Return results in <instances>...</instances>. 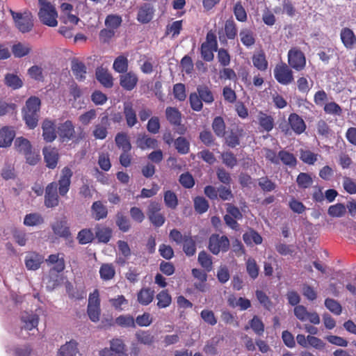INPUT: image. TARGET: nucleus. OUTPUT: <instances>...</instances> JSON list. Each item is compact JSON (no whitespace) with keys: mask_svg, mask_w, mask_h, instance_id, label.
<instances>
[{"mask_svg":"<svg viewBox=\"0 0 356 356\" xmlns=\"http://www.w3.org/2000/svg\"><path fill=\"white\" fill-rule=\"evenodd\" d=\"M243 241L247 245H259L262 243L261 236L253 229H250L243 234Z\"/></svg>","mask_w":356,"mask_h":356,"instance_id":"nucleus-41","label":"nucleus"},{"mask_svg":"<svg viewBox=\"0 0 356 356\" xmlns=\"http://www.w3.org/2000/svg\"><path fill=\"white\" fill-rule=\"evenodd\" d=\"M325 306L335 315H340L342 312L341 305L339 302L332 298H326L325 300Z\"/></svg>","mask_w":356,"mask_h":356,"instance_id":"nucleus-57","label":"nucleus"},{"mask_svg":"<svg viewBox=\"0 0 356 356\" xmlns=\"http://www.w3.org/2000/svg\"><path fill=\"white\" fill-rule=\"evenodd\" d=\"M198 261L201 266L207 271L210 272L212 270V260L209 254L204 251H202L198 255Z\"/></svg>","mask_w":356,"mask_h":356,"instance_id":"nucleus-51","label":"nucleus"},{"mask_svg":"<svg viewBox=\"0 0 356 356\" xmlns=\"http://www.w3.org/2000/svg\"><path fill=\"white\" fill-rule=\"evenodd\" d=\"M113 70L118 73L126 72L128 70V59L124 56L117 57L113 65Z\"/></svg>","mask_w":356,"mask_h":356,"instance_id":"nucleus-42","label":"nucleus"},{"mask_svg":"<svg viewBox=\"0 0 356 356\" xmlns=\"http://www.w3.org/2000/svg\"><path fill=\"white\" fill-rule=\"evenodd\" d=\"M138 78L133 72H129L120 76V84L126 90H132L137 85Z\"/></svg>","mask_w":356,"mask_h":356,"instance_id":"nucleus-15","label":"nucleus"},{"mask_svg":"<svg viewBox=\"0 0 356 356\" xmlns=\"http://www.w3.org/2000/svg\"><path fill=\"white\" fill-rule=\"evenodd\" d=\"M44 159L49 168L56 167L58 160V152L55 147H46L43 149Z\"/></svg>","mask_w":356,"mask_h":356,"instance_id":"nucleus-19","label":"nucleus"},{"mask_svg":"<svg viewBox=\"0 0 356 356\" xmlns=\"http://www.w3.org/2000/svg\"><path fill=\"white\" fill-rule=\"evenodd\" d=\"M226 38L229 40H234L237 35L236 24L232 18L225 21L224 26Z\"/></svg>","mask_w":356,"mask_h":356,"instance_id":"nucleus-38","label":"nucleus"},{"mask_svg":"<svg viewBox=\"0 0 356 356\" xmlns=\"http://www.w3.org/2000/svg\"><path fill=\"white\" fill-rule=\"evenodd\" d=\"M255 295L258 301L260 302L261 305H263V307L265 309L268 310H270L271 309L273 303L265 292L261 290H257L255 292Z\"/></svg>","mask_w":356,"mask_h":356,"instance_id":"nucleus-62","label":"nucleus"},{"mask_svg":"<svg viewBox=\"0 0 356 356\" xmlns=\"http://www.w3.org/2000/svg\"><path fill=\"white\" fill-rule=\"evenodd\" d=\"M115 275V270L112 264H103L99 268L100 278L104 281L112 280Z\"/></svg>","mask_w":356,"mask_h":356,"instance_id":"nucleus-34","label":"nucleus"},{"mask_svg":"<svg viewBox=\"0 0 356 356\" xmlns=\"http://www.w3.org/2000/svg\"><path fill=\"white\" fill-rule=\"evenodd\" d=\"M15 136L13 128L5 127L0 129V147H6L11 145Z\"/></svg>","mask_w":356,"mask_h":356,"instance_id":"nucleus-21","label":"nucleus"},{"mask_svg":"<svg viewBox=\"0 0 356 356\" xmlns=\"http://www.w3.org/2000/svg\"><path fill=\"white\" fill-rule=\"evenodd\" d=\"M78 343L75 340H70L59 348L57 356H76L78 353Z\"/></svg>","mask_w":356,"mask_h":356,"instance_id":"nucleus-25","label":"nucleus"},{"mask_svg":"<svg viewBox=\"0 0 356 356\" xmlns=\"http://www.w3.org/2000/svg\"><path fill=\"white\" fill-rule=\"evenodd\" d=\"M135 336L140 343L151 345L154 342V337L148 331L139 330L136 332Z\"/></svg>","mask_w":356,"mask_h":356,"instance_id":"nucleus-55","label":"nucleus"},{"mask_svg":"<svg viewBox=\"0 0 356 356\" xmlns=\"http://www.w3.org/2000/svg\"><path fill=\"white\" fill-rule=\"evenodd\" d=\"M273 73L277 81L282 85H289L293 81V72L285 63L277 64Z\"/></svg>","mask_w":356,"mask_h":356,"instance_id":"nucleus-7","label":"nucleus"},{"mask_svg":"<svg viewBox=\"0 0 356 356\" xmlns=\"http://www.w3.org/2000/svg\"><path fill=\"white\" fill-rule=\"evenodd\" d=\"M280 162L284 165L294 167L296 165L297 160L292 153L282 149L279 152V164Z\"/></svg>","mask_w":356,"mask_h":356,"instance_id":"nucleus-36","label":"nucleus"},{"mask_svg":"<svg viewBox=\"0 0 356 356\" xmlns=\"http://www.w3.org/2000/svg\"><path fill=\"white\" fill-rule=\"evenodd\" d=\"M5 83L13 89H18L23 85L22 79L15 74H7L5 76Z\"/></svg>","mask_w":356,"mask_h":356,"instance_id":"nucleus-46","label":"nucleus"},{"mask_svg":"<svg viewBox=\"0 0 356 356\" xmlns=\"http://www.w3.org/2000/svg\"><path fill=\"white\" fill-rule=\"evenodd\" d=\"M108 115L105 114L101 118L100 122L95 124L92 131L93 136L99 140L105 139L108 134Z\"/></svg>","mask_w":356,"mask_h":356,"instance_id":"nucleus-11","label":"nucleus"},{"mask_svg":"<svg viewBox=\"0 0 356 356\" xmlns=\"http://www.w3.org/2000/svg\"><path fill=\"white\" fill-rule=\"evenodd\" d=\"M258 123L260 127L267 132L270 131L274 127V119L272 116L263 112H260L257 116Z\"/></svg>","mask_w":356,"mask_h":356,"instance_id":"nucleus-28","label":"nucleus"},{"mask_svg":"<svg viewBox=\"0 0 356 356\" xmlns=\"http://www.w3.org/2000/svg\"><path fill=\"white\" fill-rule=\"evenodd\" d=\"M72 175L73 172L69 167L62 169L58 182H56L57 191L60 196L64 197L69 192Z\"/></svg>","mask_w":356,"mask_h":356,"instance_id":"nucleus-6","label":"nucleus"},{"mask_svg":"<svg viewBox=\"0 0 356 356\" xmlns=\"http://www.w3.org/2000/svg\"><path fill=\"white\" fill-rule=\"evenodd\" d=\"M246 270L249 276L252 279L255 280L259 272V268L256 261L252 258H249L246 261Z\"/></svg>","mask_w":356,"mask_h":356,"instance_id":"nucleus-52","label":"nucleus"},{"mask_svg":"<svg viewBox=\"0 0 356 356\" xmlns=\"http://www.w3.org/2000/svg\"><path fill=\"white\" fill-rule=\"evenodd\" d=\"M249 327H251L254 332L259 336H261L264 334L265 328L263 321L257 316H253L249 321V326L246 325L245 330H248Z\"/></svg>","mask_w":356,"mask_h":356,"instance_id":"nucleus-33","label":"nucleus"},{"mask_svg":"<svg viewBox=\"0 0 356 356\" xmlns=\"http://www.w3.org/2000/svg\"><path fill=\"white\" fill-rule=\"evenodd\" d=\"M289 122L293 131L297 134L303 133L306 129V124L304 120L296 113H292L289 115Z\"/></svg>","mask_w":356,"mask_h":356,"instance_id":"nucleus-22","label":"nucleus"},{"mask_svg":"<svg viewBox=\"0 0 356 356\" xmlns=\"http://www.w3.org/2000/svg\"><path fill=\"white\" fill-rule=\"evenodd\" d=\"M286 297L289 303L292 306H295L293 309L294 315L299 321L301 322L309 321L313 325H318L320 323V316L316 312H309L304 305H298L300 302V297L296 291H289Z\"/></svg>","mask_w":356,"mask_h":356,"instance_id":"nucleus-1","label":"nucleus"},{"mask_svg":"<svg viewBox=\"0 0 356 356\" xmlns=\"http://www.w3.org/2000/svg\"><path fill=\"white\" fill-rule=\"evenodd\" d=\"M15 147L17 152L23 154L32 149L30 142L23 137L16 138L15 141Z\"/></svg>","mask_w":356,"mask_h":356,"instance_id":"nucleus-47","label":"nucleus"},{"mask_svg":"<svg viewBox=\"0 0 356 356\" xmlns=\"http://www.w3.org/2000/svg\"><path fill=\"white\" fill-rule=\"evenodd\" d=\"M296 182L299 188H308L312 185L313 179L309 174L300 172L297 177Z\"/></svg>","mask_w":356,"mask_h":356,"instance_id":"nucleus-48","label":"nucleus"},{"mask_svg":"<svg viewBox=\"0 0 356 356\" xmlns=\"http://www.w3.org/2000/svg\"><path fill=\"white\" fill-rule=\"evenodd\" d=\"M109 302L111 306L118 311H122L124 309L123 306L128 305V300L122 295H119L115 298H111Z\"/></svg>","mask_w":356,"mask_h":356,"instance_id":"nucleus-60","label":"nucleus"},{"mask_svg":"<svg viewBox=\"0 0 356 356\" xmlns=\"http://www.w3.org/2000/svg\"><path fill=\"white\" fill-rule=\"evenodd\" d=\"M71 69L76 79L79 81L85 79L86 67L83 63L77 60H74L72 61Z\"/></svg>","mask_w":356,"mask_h":356,"instance_id":"nucleus-29","label":"nucleus"},{"mask_svg":"<svg viewBox=\"0 0 356 356\" xmlns=\"http://www.w3.org/2000/svg\"><path fill=\"white\" fill-rule=\"evenodd\" d=\"M346 212V207L342 203H337L334 205L330 206L327 210L329 216L334 218H341L345 215Z\"/></svg>","mask_w":356,"mask_h":356,"instance_id":"nucleus-45","label":"nucleus"},{"mask_svg":"<svg viewBox=\"0 0 356 356\" xmlns=\"http://www.w3.org/2000/svg\"><path fill=\"white\" fill-rule=\"evenodd\" d=\"M123 113L129 127H133L138 123L136 112L131 102H126L123 104Z\"/></svg>","mask_w":356,"mask_h":356,"instance_id":"nucleus-16","label":"nucleus"},{"mask_svg":"<svg viewBox=\"0 0 356 356\" xmlns=\"http://www.w3.org/2000/svg\"><path fill=\"white\" fill-rule=\"evenodd\" d=\"M46 263L48 266L54 265L51 269L50 273L52 271L60 273L65 269V261L63 257H59V254H50L48 259H46Z\"/></svg>","mask_w":356,"mask_h":356,"instance_id":"nucleus-23","label":"nucleus"},{"mask_svg":"<svg viewBox=\"0 0 356 356\" xmlns=\"http://www.w3.org/2000/svg\"><path fill=\"white\" fill-rule=\"evenodd\" d=\"M40 100L37 97H31L26 102V105L22 110L23 118L27 127L33 129L38 125V114L40 111Z\"/></svg>","mask_w":356,"mask_h":356,"instance_id":"nucleus-2","label":"nucleus"},{"mask_svg":"<svg viewBox=\"0 0 356 356\" xmlns=\"http://www.w3.org/2000/svg\"><path fill=\"white\" fill-rule=\"evenodd\" d=\"M54 233L60 237L68 238L71 236L70 227L65 218L56 220L52 225Z\"/></svg>","mask_w":356,"mask_h":356,"instance_id":"nucleus-12","label":"nucleus"},{"mask_svg":"<svg viewBox=\"0 0 356 356\" xmlns=\"http://www.w3.org/2000/svg\"><path fill=\"white\" fill-rule=\"evenodd\" d=\"M175 146L180 154H185L189 151V143L183 137H179L175 140Z\"/></svg>","mask_w":356,"mask_h":356,"instance_id":"nucleus-64","label":"nucleus"},{"mask_svg":"<svg viewBox=\"0 0 356 356\" xmlns=\"http://www.w3.org/2000/svg\"><path fill=\"white\" fill-rule=\"evenodd\" d=\"M254 66L260 71H265L268 68V61L263 51L256 53L252 56Z\"/></svg>","mask_w":356,"mask_h":356,"instance_id":"nucleus-35","label":"nucleus"},{"mask_svg":"<svg viewBox=\"0 0 356 356\" xmlns=\"http://www.w3.org/2000/svg\"><path fill=\"white\" fill-rule=\"evenodd\" d=\"M340 36L343 45L347 49H352L356 44V36L354 32L348 28L343 29Z\"/></svg>","mask_w":356,"mask_h":356,"instance_id":"nucleus-26","label":"nucleus"},{"mask_svg":"<svg viewBox=\"0 0 356 356\" xmlns=\"http://www.w3.org/2000/svg\"><path fill=\"white\" fill-rule=\"evenodd\" d=\"M318 154H315L310 150H301L300 151V159L305 163L309 165H313L318 158Z\"/></svg>","mask_w":356,"mask_h":356,"instance_id":"nucleus-63","label":"nucleus"},{"mask_svg":"<svg viewBox=\"0 0 356 356\" xmlns=\"http://www.w3.org/2000/svg\"><path fill=\"white\" fill-rule=\"evenodd\" d=\"M288 62L290 66L297 71L303 70L306 65L305 56L297 47H293L289 51Z\"/></svg>","mask_w":356,"mask_h":356,"instance_id":"nucleus-9","label":"nucleus"},{"mask_svg":"<svg viewBox=\"0 0 356 356\" xmlns=\"http://www.w3.org/2000/svg\"><path fill=\"white\" fill-rule=\"evenodd\" d=\"M43 222L42 216L37 213L27 214L24 218V224L26 226H37L42 224Z\"/></svg>","mask_w":356,"mask_h":356,"instance_id":"nucleus-43","label":"nucleus"},{"mask_svg":"<svg viewBox=\"0 0 356 356\" xmlns=\"http://www.w3.org/2000/svg\"><path fill=\"white\" fill-rule=\"evenodd\" d=\"M198 92L197 95L200 97L202 101L207 104H211L213 102V95L210 89L204 86H199L197 88Z\"/></svg>","mask_w":356,"mask_h":356,"instance_id":"nucleus-44","label":"nucleus"},{"mask_svg":"<svg viewBox=\"0 0 356 356\" xmlns=\"http://www.w3.org/2000/svg\"><path fill=\"white\" fill-rule=\"evenodd\" d=\"M212 129L218 137H223L225 134V124L221 117L214 118L212 123Z\"/></svg>","mask_w":356,"mask_h":356,"instance_id":"nucleus-50","label":"nucleus"},{"mask_svg":"<svg viewBox=\"0 0 356 356\" xmlns=\"http://www.w3.org/2000/svg\"><path fill=\"white\" fill-rule=\"evenodd\" d=\"M99 356H129L122 339L116 338L110 341V348L99 351Z\"/></svg>","mask_w":356,"mask_h":356,"instance_id":"nucleus-5","label":"nucleus"},{"mask_svg":"<svg viewBox=\"0 0 356 356\" xmlns=\"http://www.w3.org/2000/svg\"><path fill=\"white\" fill-rule=\"evenodd\" d=\"M154 10L152 6L145 3L141 6L138 11L137 20L142 24L149 22L154 17Z\"/></svg>","mask_w":356,"mask_h":356,"instance_id":"nucleus-18","label":"nucleus"},{"mask_svg":"<svg viewBox=\"0 0 356 356\" xmlns=\"http://www.w3.org/2000/svg\"><path fill=\"white\" fill-rule=\"evenodd\" d=\"M74 133V127L70 120H66L58 127V134L63 142L72 139Z\"/></svg>","mask_w":356,"mask_h":356,"instance_id":"nucleus-14","label":"nucleus"},{"mask_svg":"<svg viewBox=\"0 0 356 356\" xmlns=\"http://www.w3.org/2000/svg\"><path fill=\"white\" fill-rule=\"evenodd\" d=\"M217 51V47L202 44L201 45V55L202 58L206 61H211L213 59V51Z\"/></svg>","mask_w":356,"mask_h":356,"instance_id":"nucleus-58","label":"nucleus"},{"mask_svg":"<svg viewBox=\"0 0 356 356\" xmlns=\"http://www.w3.org/2000/svg\"><path fill=\"white\" fill-rule=\"evenodd\" d=\"M233 12L236 19L241 22H245L248 19V15L242 6L241 2L238 1L235 3L233 8Z\"/></svg>","mask_w":356,"mask_h":356,"instance_id":"nucleus-53","label":"nucleus"},{"mask_svg":"<svg viewBox=\"0 0 356 356\" xmlns=\"http://www.w3.org/2000/svg\"><path fill=\"white\" fill-rule=\"evenodd\" d=\"M136 144L141 149H154L158 146V142L156 139L146 135L138 137L136 140Z\"/></svg>","mask_w":356,"mask_h":356,"instance_id":"nucleus-30","label":"nucleus"},{"mask_svg":"<svg viewBox=\"0 0 356 356\" xmlns=\"http://www.w3.org/2000/svg\"><path fill=\"white\" fill-rule=\"evenodd\" d=\"M156 306L159 309H164L169 307L172 302V297L168 291L165 289L161 291L156 296Z\"/></svg>","mask_w":356,"mask_h":356,"instance_id":"nucleus-32","label":"nucleus"},{"mask_svg":"<svg viewBox=\"0 0 356 356\" xmlns=\"http://www.w3.org/2000/svg\"><path fill=\"white\" fill-rule=\"evenodd\" d=\"M154 297V291L151 288H142L137 293L138 302L144 306L149 305Z\"/></svg>","mask_w":356,"mask_h":356,"instance_id":"nucleus-24","label":"nucleus"},{"mask_svg":"<svg viewBox=\"0 0 356 356\" xmlns=\"http://www.w3.org/2000/svg\"><path fill=\"white\" fill-rule=\"evenodd\" d=\"M167 120L172 124L179 125L181 122V113L179 110L174 107H167L165 109Z\"/></svg>","mask_w":356,"mask_h":356,"instance_id":"nucleus-39","label":"nucleus"},{"mask_svg":"<svg viewBox=\"0 0 356 356\" xmlns=\"http://www.w3.org/2000/svg\"><path fill=\"white\" fill-rule=\"evenodd\" d=\"M22 321L24 323V329L31 330L38 326L39 318L36 314H31L26 317L22 316Z\"/></svg>","mask_w":356,"mask_h":356,"instance_id":"nucleus-61","label":"nucleus"},{"mask_svg":"<svg viewBox=\"0 0 356 356\" xmlns=\"http://www.w3.org/2000/svg\"><path fill=\"white\" fill-rule=\"evenodd\" d=\"M122 19L120 15H108L105 19V25L113 30L117 29L122 24Z\"/></svg>","mask_w":356,"mask_h":356,"instance_id":"nucleus-59","label":"nucleus"},{"mask_svg":"<svg viewBox=\"0 0 356 356\" xmlns=\"http://www.w3.org/2000/svg\"><path fill=\"white\" fill-rule=\"evenodd\" d=\"M12 50L15 57L22 58L28 55L30 53L31 48L29 44L17 43L13 46Z\"/></svg>","mask_w":356,"mask_h":356,"instance_id":"nucleus-49","label":"nucleus"},{"mask_svg":"<svg viewBox=\"0 0 356 356\" xmlns=\"http://www.w3.org/2000/svg\"><path fill=\"white\" fill-rule=\"evenodd\" d=\"M59 193L56 181L49 183L45 188L44 204L47 208H54L59 204Z\"/></svg>","mask_w":356,"mask_h":356,"instance_id":"nucleus-8","label":"nucleus"},{"mask_svg":"<svg viewBox=\"0 0 356 356\" xmlns=\"http://www.w3.org/2000/svg\"><path fill=\"white\" fill-rule=\"evenodd\" d=\"M95 234L99 242L106 243L111 237V229L104 227H97Z\"/></svg>","mask_w":356,"mask_h":356,"instance_id":"nucleus-54","label":"nucleus"},{"mask_svg":"<svg viewBox=\"0 0 356 356\" xmlns=\"http://www.w3.org/2000/svg\"><path fill=\"white\" fill-rule=\"evenodd\" d=\"M24 262L28 270H36L44 262V257L34 252H29L25 257Z\"/></svg>","mask_w":356,"mask_h":356,"instance_id":"nucleus-13","label":"nucleus"},{"mask_svg":"<svg viewBox=\"0 0 356 356\" xmlns=\"http://www.w3.org/2000/svg\"><path fill=\"white\" fill-rule=\"evenodd\" d=\"M40 6L38 17L42 24L55 27L58 25V13L55 7L47 0H38Z\"/></svg>","mask_w":356,"mask_h":356,"instance_id":"nucleus-3","label":"nucleus"},{"mask_svg":"<svg viewBox=\"0 0 356 356\" xmlns=\"http://www.w3.org/2000/svg\"><path fill=\"white\" fill-rule=\"evenodd\" d=\"M42 137L47 142H53L56 138V123L49 119H45L42 123Z\"/></svg>","mask_w":356,"mask_h":356,"instance_id":"nucleus-10","label":"nucleus"},{"mask_svg":"<svg viewBox=\"0 0 356 356\" xmlns=\"http://www.w3.org/2000/svg\"><path fill=\"white\" fill-rule=\"evenodd\" d=\"M115 322L122 327H136L135 319L129 314L119 316L115 318Z\"/></svg>","mask_w":356,"mask_h":356,"instance_id":"nucleus-40","label":"nucleus"},{"mask_svg":"<svg viewBox=\"0 0 356 356\" xmlns=\"http://www.w3.org/2000/svg\"><path fill=\"white\" fill-rule=\"evenodd\" d=\"M117 146L123 152H129L131 149V145L125 133H118L115 138Z\"/></svg>","mask_w":356,"mask_h":356,"instance_id":"nucleus-37","label":"nucleus"},{"mask_svg":"<svg viewBox=\"0 0 356 356\" xmlns=\"http://www.w3.org/2000/svg\"><path fill=\"white\" fill-rule=\"evenodd\" d=\"M10 13L15 22L16 27L22 33L29 32L33 26V16L29 11H25L23 13H16L12 10Z\"/></svg>","mask_w":356,"mask_h":356,"instance_id":"nucleus-4","label":"nucleus"},{"mask_svg":"<svg viewBox=\"0 0 356 356\" xmlns=\"http://www.w3.org/2000/svg\"><path fill=\"white\" fill-rule=\"evenodd\" d=\"M97 79L106 88H111L113 85V79L108 70L98 67L96 70Z\"/></svg>","mask_w":356,"mask_h":356,"instance_id":"nucleus-20","label":"nucleus"},{"mask_svg":"<svg viewBox=\"0 0 356 356\" xmlns=\"http://www.w3.org/2000/svg\"><path fill=\"white\" fill-rule=\"evenodd\" d=\"M240 40L242 44L249 48L255 43V37L254 33L248 29H243L239 33Z\"/></svg>","mask_w":356,"mask_h":356,"instance_id":"nucleus-31","label":"nucleus"},{"mask_svg":"<svg viewBox=\"0 0 356 356\" xmlns=\"http://www.w3.org/2000/svg\"><path fill=\"white\" fill-rule=\"evenodd\" d=\"M94 238V234L91 229H83L79 233L77 236V238L79 240V243L84 245L87 243H90L92 241Z\"/></svg>","mask_w":356,"mask_h":356,"instance_id":"nucleus-56","label":"nucleus"},{"mask_svg":"<svg viewBox=\"0 0 356 356\" xmlns=\"http://www.w3.org/2000/svg\"><path fill=\"white\" fill-rule=\"evenodd\" d=\"M91 213L94 219L99 220L107 216L108 211L106 207L101 201H96L91 207Z\"/></svg>","mask_w":356,"mask_h":356,"instance_id":"nucleus-27","label":"nucleus"},{"mask_svg":"<svg viewBox=\"0 0 356 356\" xmlns=\"http://www.w3.org/2000/svg\"><path fill=\"white\" fill-rule=\"evenodd\" d=\"M169 236L172 241L177 244L195 245L190 233L181 234L179 230L174 229L170 231Z\"/></svg>","mask_w":356,"mask_h":356,"instance_id":"nucleus-17","label":"nucleus"}]
</instances>
